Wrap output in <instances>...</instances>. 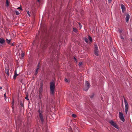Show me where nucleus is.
I'll return each instance as SVG.
<instances>
[{"mask_svg": "<svg viewBox=\"0 0 132 132\" xmlns=\"http://www.w3.org/2000/svg\"><path fill=\"white\" fill-rule=\"evenodd\" d=\"M55 87V82L54 81H52L50 82V93L53 95L54 93V90Z\"/></svg>", "mask_w": 132, "mask_h": 132, "instance_id": "nucleus-2", "label": "nucleus"}, {"mask_svg": "<svg viewBox=\"0 0 132 132\" xmlns=\"http://www.w3.org/2000/svg\"><path fill=\"white\" fill-rule=\"evenodd\" d=\"M18 123H16V125L17 126V125H18Z\"/></svg>", "mask_w": 132, "mask_h": 132, "instance_id": "nucleus-42", "label": "nucleus"}, {"mask_svg": "<svg viewBox=\"0 0 132 132\" xmlns=\"http://www.w3.org/2000/svg\"><path fill=\"white\" fill-rule=\"evenodd\" d=\"M90 86V84L88 81H86L85 86L84 88V90L87 91L88 90Z\"/></svg>", "mask_w": 132, "mask_h": 132, "instance_id": "nucleus-3", "label": "nucleus"}, {"mask_svg": "<svg viewBox=\"0 0 132 132\" xmlns=\"http://www.w3.org/2000/svg\"><path fill=\"white\" fill-rule=\"evenodd\" d=\"M120 38H121V39H123V40L124 39V38L121 35H120Z\"/></svg>", "mask_w": 132, "mask_h": 132, "instance_id": "nucleus-30", "label": "nucleus"}, {"mask_svg": "<svg viewBox=\"0 0 132 132\" xmlns=\"http://www.w3.org/2000/svg\"><path fill=\"white\" fill-rule=\"evenodd\" d=\"M88 39H89V41L90 42H92V37H91L89 36H88Z\"/></svg>", "mask_w": 132, "mask_h": 132, "instance_id": "nucleus-18", "label": "nucleus"}, {"mask_svg": "<svg viewBox=\"0 0 132 132\" xmlns=\"http://www.w3.org/2000/svg\"><path fill=\"white\" fill-rule=\"evenodd\" d=\"M38 1H39V0H38Z\"/></svg>", "mask_w": 132, "mask_h": 132, "instance_id": "nucleus-45", "label": "nucleus"}, {"mask_svg": "<svg viewBox=\"0 0 132 132\" xmlns=\"http://www.w3.org/2000/svg\"><path fill=\"white\" fill-rule=\"evenodd\" d=\"M43 90V87L42 86L39 88V92L40 94H41Z\"/></svg>", "mask_w": 132, "mask_h": 132, "instance_id": "nucleus-15", "label": "nucleus"}, {"mask_svg": "<svg viewBox=\"0 0 132 132\" xmlns=\"http://www.w3.org/2000/svg\"><path fill=\"white\" fill-rule=\"evenodd\" d=\"M124 102L125 107V113L126 114H127L129 108L128 104L127 101L125 99H124Z\"/></svg>", "mask_w": 132, "mask_h": 132, "instance_id": "nucleus-5", "label": "nucleus"}, {"mask_svg": "<svg viewBox=\"0 0 132 132\" xmlns=\"http://www.w3.org/2000/svg\"><path fill=\"white\" fill-rule=\"evenodd\" d=\"M82 64V62H80L79 63V64L80 65H81Z\"/></svg>", "mask_w": 132, "mask_h": 132, "instance_id": "nucleus-35", "label": "nucleus"}, {"mask_svg": "<svg viewBox=\"0 0 132 132\" xmlns=\"http://www.w3.org/2000/svg\"><path fill=\"white\" fill-rule=\"evenodd\" d=\"M64 80L66 82H69V81L67 78H65V79Z\"/></svg>", "mask_w": 132, "mask_h": 132, "instance_id": "nucleus-26", "label": "nucleus"}, {"mask_svg": "<svg viewBox=\"0 0 132 132\" xmlns=\"http://www.w3.org/2000/svg\"><path fill=\"white\" fill-rule=\"evenodd\" d=\"M121 6L123 12H124L126 10V8L123 4H121Z\"/></svg>", "mask_w": 132, "mask_h": 132, "instance_id": "nucleus-9", "label": "nucleus"}, {"mask_svg": "<svg viewBox=\"0 0 132 132\" xmlns=\"http://www.w3.org/2000/svg\"><path fill=\"white\" fill-rule=\"evenodd\" d=\"M38 73V72L37 71H36L35 73V75H36Z\"/></svg>", "mask_w": 132, "mask_h": 132, "instance_id": "nucleus-36", "label": "nucleus"}, {"mask_svg": "<svg viewBox=\"0 0 132 132\" xmlns=\"http://www.w3.org/2000/svg\"><path fill=\"white\" fill-rule=\"evenodd\" d=\"M17 9H20V10H22V8H21V7H18Z\"/></svg>", "mask_w": 132, "mask_h": 132, "instance_id": "nucleus-34", "label": "nucleus"}, {"mask_svg": "<svg viewBox=\"0 0 132 132\" xmlns=\"http://www.w3.org/2000/svg\"><path fill=\"white\" fill-rule=\"evenodd\" d=\"M16 14L17 15H18L20 14L19 12L17 11H15Z\"/></svg>", "mask_w": 132, "mask_h": 132, "instance_id": "nucleus-23", "label": "nucleus"}, {"mask_svg": "<svg viewBox=\"0 0 132 132\" xmlns=\"http://www.w3.org/2000/svg\"><path fill=\"white\" fill-rule=\"evenodd\" d=\"M109 122L112 125L114 123V122L112 120H109Z\"/></svg>", "mask_w": 132, "mask_h": 132, "instance_id": "nucleus-16", "label": "nucleus"}, {"mask_svg": "<svg viewBox=\"0 0 132 132\" xmlns=\"http://www.w3.org/2000/svg\"><path fill=\"white\" fill-rule=\"evenodd\" d=\"M24 56V53H22L21 55V57H23Z\"/></svg>", "mask_w": 132, "mask_h": 132, "instance_id": "nucleus-25", "label": "nucleus"}, {"mask_svg": "<svg viewBox=\"0 0 132 132\" xmlns=\"http://www.w3.org/2000/svg\"><path fill=\"white\" fill-rule=\"evenodd\" d=\"M112 125L116 128L118 129L119 127L117 125L115 122Z\"/></svg>", "mask_w": 132, "mask_h": 132, "instance_id": "nucleus-13", "label": "nucleus"}, {"mask_svg": "<svg viewBox=\"0 0 132 132\" xmlns=\"http://www.w3.org/2000/svg\"><path fill=\"white\" fill-rule=\"evenodd\" d=\"M6 6H9V2L8 0H6Z\"/></svg>", "mask_w": 132, "mask_h": 132, "instance_id": "nucleus-17", "label": "nucleus"}, {"mask_svg": "<svg viewBox=\"0 0 132 132\" xmlns=\"http://www.w3.org/2000/svg\"><path fill=\"white\" fill-rule=\"evenodd\" d=\"M119 117L120 120L123 122H124L125 120V119H124L123 113L120 112H119Z\"/></svg>", "mask_w": 132, "mask_h": 132, "instance_id": "nucleus-6", "label": "nucleus"}, {"mask_svg": "<svg viewBox=\"0 0 132 132\" xmlns=\"http://www.w3.org/2000/svg\"><path fill=\"white\" fill-rule=\"evenodd\" d=\"M118 31L120 33H121L122 31V30L120 29H119Z\"/></svg>", "mask_w": 132, "mask_h": 132, "instance_id": "nucleus-31", "label": "nucleus"}, {"mask_svg": "<svg viewBox=\"0 0 132 132\" xmlns=\"http://www.w3.org/2000/svg\"><path fill=\"white\" fill-rule=\"evenodd\" d=\"M112 125L116 128L118 129L119 127L117 125L115 122Z\"/></svg>", "mask_w": 132, "mask_h": 132, "instance_id": "nucleus-12", "label": "nucleus"}, {"mask_svg": "<svg viewBox=\"0 0 132 132\" xmlns=\"http://www.w3.org/2000/svg\"><path fill=\"white\" fill-rule=\"evenodd\" d=\"M41 46L43 48H45L47 47L46 44V43L45 44H43V42H42L41 43Z\"/></svg>", "mask_w": 132, "mask_h": 132, "instance_id": "nucleus-14", "label": "nucleus"}, {"mask_svg": "<svg viewBox=\"0 0 132 132\" xmlns=\"http://www.w3.org/2000/svg\"><path fill=\"white\" fill-rule=\"evenodd\" d=\"M20 105L22 107L23 106V105L22 102L20 103Z\"/></svg>", "mask_w": 132, "mask_h": 132, "instance_id": "nucleus-33", "label": "nucleus"}, {"mask_svg": "<svg viewBox=\"0 0 132 132\" xmlns=\"http://www.w3.org/2000/svg\"><path fill=\"white\" fill-rule=\"evenodd\" d=\"M94 96V94H93L90 96V98H91V99H92V98Z\"/></svg>", "mask_w": 132, "mask_h": 132, "instance_id": "nucleus-27", "label": "nucleus"}, {"mask_svg": "<svg viewBox=\"0 0 132 132\" xmlns=\"http://www.w3.org/2000/svg\"><path fill=\"white\" fill-rule=\"evenodd\" d=\"M112 125L116 128L118 129L119 127L117 125L115 122Z\"/></svg>", "mask_w": 132, "mask_h": 132, "instance_id": "nucleus-11", "label": "nucleus"}, {"mask_svg": "<svg viewBox=\"0 0 132 132\" xmlns=\"http://www.w3.org/2000/svg\"><path fill=\"white\" fill-rule=\"evenodd\" d=\"M18 75V74H16V72L15 74V75H14V76H13V78L14 79H15L16 77Z\"/></svg>", "mask_w": 132, "mask_h": 132, "instance_id": "nucleus-19", "label": "nucleus"}, {"mask_svg": "<svg viewBox=\"0 0 132 132\" xmlns=\"http://www.w3.org/2000/svg\"><path fill=\"white\" fill-rule=\"evenodd\" d=\"M126 22L128 23V22L129 19L130 18V16L128 14H127L126 15Z\"/></svg>", "mask_w": 132, "mask_h": 132, "instance_id": "nucleus-8", "label": "nucleus"}, {"mask_svg": "<svg viewBox=\"0 0 132 132\" xmlns=\"http://www.w3.org/2000/svg\"><path fill=\"white\" fill-rule=\"evenodd\" d=\"M4 95V97L5 98H6V94H5Z\"/></svg>", "mask_w": 132, "mask_h": 132, "instance_id": "nucleus-37", "label": "nucleus"}, {"mask_svg": "<svg viewBox=\"0 0 132 132\" xmlns=\"http://www.w3.org/2000/svg\"><path fill=\"white\" fill-rule=\"evenodd\" d=\"M38 69H37L36 70V71H37L38 72Z\"/></svg>", "mask_w": 132, "mask_h": 132, "instance_id": "nucleus-40", "label": "nucleus"}, {"mask_svg": "<svg viewBox=\"0 0 132 132\" xmlns=\"http://www.w3.org/2000/svg\"><path fill=\"white\" fill-rule=\"evenodd\" d=\"M2 88L1 87H0V89H1Z\"/></svg>", "mask_w": 132, "mask_h": 132, "instance_id": "nucleus-43", "label": "nucleus"}, {"mask_svg": "<svg viewBox=\"0 0 132 132\" xmlns=\"http://www.w3.org/2000/svg\"><path fill=\"white\" fill-rule=\"evenodd\" d=\"M73 31L75 32H76L77 31V29L76 28H73Z\"/></svg>", "mask_w": 132, "mask_h": 132, "instance_id": "nucleus-22", "label": "nucleus"}, {"mask_svg": "<svg viewBox=\"0 0 132 132\" xmlns=\"http://www.w3.org/2000/svg\"><path fill=\"white\" fill-rule=\"evenodd\" d=\"M39 63L38 65H37V69H39Z\"/></svg>", "mask_w": 132, "mask_h": 132, "instance_id": "nucleus-32", "label": "nucleus"}, {"mask_svg": "<svg viewBox=\"0 0 132 132\" xmlns=\"http://www.w3.org/2000/svg\"><path fill=\"white\" fill-rule=\"evenodd\" d=\"M25 99L27 100H29L28 96L26 95V96L25 97Z\"/></svg>", "mask_w": 132, "mask_h": 132, "instance_id": "nucleus-24", "label": "nucleus"}, {"mask_svg": "<svg viewBox=\"0 0 132 132\" xmlns=\"http://www.w3.org/2000/svg\"><path fill=\"white\" fill-rule=\"evenodd\" d=\"M72 116L73 117L75 118L76 117V115L75 114H73L72 115Z\"/></svg>", "mask_w": 132, "mask_h": 132, "instance_id": "nucleus-29", "label": "nucleus"}, {"mask_svg": "<svg viewBox=\"0 0 132 132\" xmlns=\"http://www.w3.org/2000/svg\"><path fill=\"white\" fill-rule=\"evenodd\" d=\"M94 47V54L96 56H98V50L97 45L95 44Z\"/></svg>", "mask_w": 132, "mask_h": 132, "instance_id": "nucleus-4", "label": "nucleus"}, {"mask_svg": "<svg viewBox=\"0 0 132 132\" xmlns=\"http://www.w3.org/2000/svg\"><path fill=\"white\" fill-rule=\"evenodd\" d=\"M27 13L28 14V15L29 16H30V12L29 11H27Z\"/></svg>", "mask_w": 132, "mask_h": 132, "instance_id": "nucleus-28", "label": "nucleus"}, {"mask_svg": "<svg viewBox=\"0 0 132 132\" xmlns=\"http://www.w3.org/2000/svg\"><path fill=\"white\" fill-rule=\"evenodd\" d=\"M38 118L40 123L41 124H43L44 122L45 117L43 114V111H41L40 109H38Z\"/></svg>", "mask_w": 132, "mask_h": 132, "instance_id": "nucleus-1", "label": "nucleus"}, {"mask_svg": "<svg viewBox=\"0 0 132 132\" xmlns=\"http://www.w3.org/2000/svg\"><path fill=\"white\" fill-rule=\"evenodd\" d=\"M11 40H8L7 39H6V42L7 43L9 44L10 43Z\"/></svg>", "mask_w": 132, "mask_h": 132, "instance_id": "nucleus-20", "label": "nucleus"}, {"mask_svg": "<svg viewBox=\"0 0 132 132\" xmlns=\"http://www.w3.org/2000/svg\"><path fill=\"white\" fill-rule=\"evenodd\" d=\"M131 42H132V39L131 40Z\"/></svg>", "mask_w": 132, "mask_h": 132, "instance_id": "nucleus-44", "label": "nucleus"}, {"mask_svg": "<svg viewBox=\"0 0 132 132\" xmlns=\"http://www.w3.org/2000/svg\"><path fill=\"white\" fill-rule=\"evenodd\" d=\"M5 72L7 75V76H9V70L8 69V67H6L5 68Z\"/></svg>", "mask_w": 132, "mask_h": 132, "instance_id": "nucleus-7", "label": "nucleus"}, {"mask_svg": "<svg viewBox=\"0 0 132 132\" xmlns=\"http://www.w3.org/2000/svg\"><path fill=\"white\" fill-rule=\"evenodd\" d=\"M74 59L75 60H76V58H75V57H74Z\"/></svg>", "mask_w": 132, "mask_h": 132, "instance_id": "nucleus-41", "label": "nucleus"}, {"mask_svg": "<svg viewBox=\"0 0 132 132\" xmlns=\"http://www.w3.org/2000/svg\"><path fill=\"white\" fill-rule=\"evenodd\" d=\"M108 0V1L109 2H110V3L111 2V1H112V0Z\"/></svg>", "mask_w": 132, "mask_h": 132, "instance_id": "nucleus-39", "label": "nucleus"}, {"mask_svg": "<svg viewBox=\"0 0 132 132\" xmlns=\"http://www.w3.org/2000/svg\"><path fill=\"white\" fill-rule=\"evenodd\" d=\"M84 41L87 43L88 42V39L87 38H84Z\"/></svg>", "mask_w": 132, "mask_h": 132, "instance_id": "nucleus-21", "label": "nucleus"}, {"mask_svg": "<svg viewBox=\"0 0 132 132\" xmlns=\"http://www.w3.org/2000/svg\"><path fill=\"white\" fill-rule=\"evenodd\" d=\"M79 26H80V28H81V27H82V26L81 25V24H80V23H79Z\"/></svg>", "mask_w": 132, "mask_h": 132, "instance_id": "nucleus-38", "label": "nucleus"}, {"mask_svg": "<svg viewBox=\"0 0 132 132\" xmlns=\"http://www.w3.org/2000/svg\"><path fill=\"white\" fill-rule=\"evenodd\" d=\"M5 42V41L3 38H0V43L1 44H3Z\"/></svg>", "mask_w": 132, "mask_h": 132, "instance_id": "nucleus-10", "label": "nucleus"}]
</instances>
